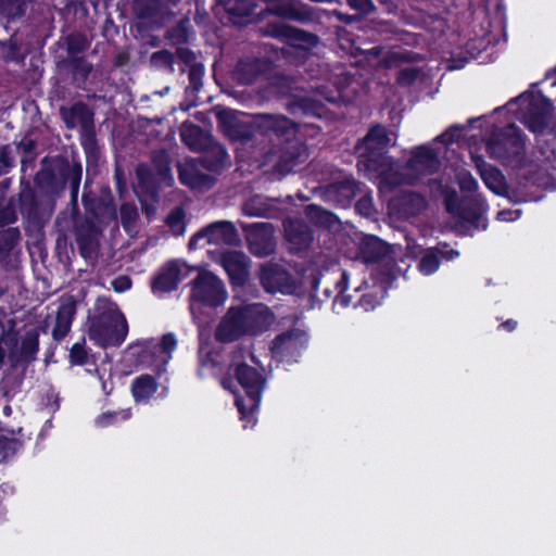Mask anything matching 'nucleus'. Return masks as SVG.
<instances>
[{
	"instance_id": "nucleus-1",
	"label": "nucleus",
	"mask_w": 556,
	"mask_h": 556,
	"mask_svg": "<svg viewBox=\"0 0 556 556\" xmlns=\"http://www.w3.org/2000/svg\"><path fill=\"white\" fill-rule=\"evenodd\" d=\"M219 126L232 142L242 146L268 139L273 148L266 152L267 161H274V170L287 175L307 157L305 143L298 137L299 125L281 114H257L252 119L242 118L231 111L217 114Z\"/></svg>"
},
{
	"instance_id": "nucleus-2",
	"label": "nucleus",
	"mask_w": 556,
	"mask_h": 556,
	"mask_svg": "<svg viewBox=\"0 0 556 556\" xmlns=\"http://www.w3.org/2000/svg\"><path fill=\"white\" fill-rule=\"evenodd\" d=\"M83 179V164L77 154L68 157L65 154L45 156L41 167L35 174L34 186L45 190L54 199H60L65 189L70 190V204L78 207V194Z\"/></svg>"
},
{
	"instance_id": "nucleus-3",
	"label": "nucleus",
	"mask_w": 556,
	"mask_h": 556,
	"mask_svg": "<svg viewBox=\"0 0 556 556\" xmlns=\"http://www.w3.org/2000/svg\"><path fill=\"white\" fill-rule=\"evenodd\" d=\"M391 138L381 124L369 127L367 134L355 144L356 167L366 177H380L390 182L394 160L389 155Z\"/></svg>"
},
{
	"instance_id": "nucleus-4",
	"label": "nucleus",
	"mask_w": 556,
	"mask_h": 556,
	"mask_svg": "<svg viewBox=\"0 0 556 556\" xmlns=\"http://www.w3.org/2000/svg\"><path fill=\"white\" fill-rule=\"evenodd\" d=\"M268 308L262 304L230 306L216 326L214 337L219 343H232L244 336L265 329Z\"/></svg>"
},
{
	"instance_id": "nucleus-5",
	"label": "nucleus",
	"mask_w": 556,
	"mask_h": 556,
	"mask_svg": "<svg viewBox=\"0 0 556 556\" xmlns=\"http://www.w3.org/2000/svg\"><path fill=\"white\" fill-rule=\"evenodd\" d=\"M60 116L67 129L73 130L79 126L80 146L86 155L87 173H89L90 166H97L100 159L94 112L85 102L77 101L68 108L61 106Z\"/></svg>"
},
{
	"instance_id": "nucleus-6",
	"label": "nucleus",
	"mask_w": 556,
	"mask_h": 556,
	"mask_svg": "<svg viewBox=\"0 0 556 556\" xmlns=\"http://www.w3.org/2000/svg\"><path fill=\"white\" fill-rule=\"evenodd\" d=\"M235 378L244 391V396L237 395L235 404L244 422V428L253 427L256 424L258 410L266 379L256 368L240 363L235 368Z\"/></svg>"
},
{
	"instance_id": "nucleus-7",
	"label": "nucleus",
	"mask_w": 556,
	"mask_h": 556,
	"mask_svg": "<svg viewBox=\"0 0 556 556\" xmlns=\"http://www.w3.org/2000/svg\"><path fill=\"white\" fill-rule=\"evenodd\" d=\"M127 333L128 323L118 311L105 309L89 319L88 337L102 349L121 346Z\"/></svg>"
},
{
	"instance_id": "nucleus-8",
	"label": "nucleus",
	"mask_w": 556,
	"mask_h": 556,
	"mask_svg": "<svg viewBox=\"0 0 556 556\" xmlns=\"http://www.w3.org/2000/svg\"><path fill=\"white\" fill-rule=\"evenodd\" d=\"M486 152L503 165L519 162L526 151L525 134L516 124L495 128L486 140Z\"/></svg>"
},
{
	"instance_id": "nucleus-9",
	"label": "nucleus",
	"mask_w": 556,
	"mask_h": 556,
	"mask_svg": "<svg viewBox=\"0 0 556 556\" xmlns=\"http://www.w3.org/2000/svg\"><path fill=\"white\" fill-rule=\"evenodd\" d=\"M56 199L45 190H38L29 182L21 184L18 192V210L24 219L33 225H41L48 220L55 208Z\"/></svg>"
},
{
	"instance_id": "nucleus-10",
	"label": "nucleus",
	"mask_w": 556,
	"mask_h": 556,
	"mask_svg": "<svg viewBox=\"0 0 556 556\" xmlns=\"http://www.w3.org/2000/svg\"><path fill=\"white\" fill-rule=\"evenodd\" d=\"M190 298L208 307H218L226 300L223 282L211 271H201L191 282Z\"/></svg>"
},
{
	"instance_id": "nucleus-11",
	"label": "nucleus",
	"mask_w": 556,
	"mask_h": 556,
	"mask_svg": "<svg viewBox=\"0 0 556 556\" xmlns=\"http://www.w3.org/2000/svg\"><path fill=\"white\" fill-rule=\"evenodd\" d=\"M257 278L265 292L293 294L296 285L292 275L280 264L268 262L261 265Z\"/></svg>"
},
{
	"instance_id": "nucleus-12",
	"label": "nucleus",
	"mask_w": 556,
	"mask_h": 556,
	"mask_svg": "<svg viewBox=\"0 0 556 556\" xmlns=\"http://www.w3.org/2000/svg\"><path fill=\"white\" fill-rule=\"evenodd\" d=\"M265 35L302 50H309L319 42L316 34L282 22H269L265 27Z\"/></svg>"
},
{
	"instance_id": "nucleus-13",
	"label": "nucleus",
	"mask_w": 556,
	"mask_h": 556,
	"mask_svg": "<svg viewBox=\"0 0 556 556\" xmlns=\"http://www.w3.org/2000/svg\"><path fill=\"white\" fill-rule=\"evenodd\" d=\"M307 336L299 328H291L276 336L271 341L270 351L276 358L281 361H296L306 348Z\"/></svg>"
},
{
	"instance_id": "nucleus-14",
	"label": "nucleus",
	"mask_w": 556,
	"mask_h": 556,
	"mask_svg": "<svg viewBox=\"0 0 556 556\" xmlns=\"http://www.w3.org/2000/svg\"><path fill=\"white\" fill-rule=\"evenodd\" d=\"M247 243L251 254L256 257H266L275 253L276 240L274 227L269 223H253L244 228Z\"/></svg>"
},
{
	"instance_id": "nucleus-15",
	"label": "nucleus",
	"mask_w": 556,
	"mask_h": 556,
	"mask_svg": "<svg viewBox=\"0 0 556 556\" xmlns=\"http://www.w3.org/2000/svg\"><path fill=\"white\" fill-rule=\"evenodd\" d=\"M60 75L74 88L87 90V81L93 72V64L87 56L62 58L56 62Z\"/></svg>"
},
{
	"instance_id": "nucleus-16",
	"label": "nucleus",
	"mask_w": 556,
	"mask_h": 556,
	"mask_svg": "<svg viewBox=\"0 0 556 556\" xmlns=\"http://www.w3.org/2000/svg\"><path fill=\"white\" fill-rule=\"evenodd\" d=\"M220 264L232 288H243L248 283L251 261L243 252L236 250L224 252Z\"/></svg>"
},
{
	"instance_id": "nucleus-17",
	"label": "nucleus",
	"mask_w": 556,
	"mask_h": 556,
	"mask_svg": "<svg viewBox=\"0 0 556 556\" xmlns=\"http://www.w3.org/2000/svg\"><path fill=\"white\" fill-rule=\"evenodd\" d=\"M218 15L220 10L224 11L222 20L233 26H247L253 21L255 14V0H216Z\"/></svg>"
},
{
	"instance_id": "nucleus-18",
	"label": "nucleus",
	"mask_w": 556,
	"mask_h": 556,
	"mask_svg": "<svg viewBox=\"0 0 556 556\" xmlns=\"http://www.w3.org/2000/svg\"><path fill=\"white\" fill-rule=\"evenodd\" d=\"M271 70V62L256 56L240 59L235 67L233 76L240 85H252Z\"/></svg>"
},
{
	"instance_id": "nucleus-19",
	"label": "nucleus",
	"mask_w": 556,
	"mask_h": 556,
	"mask_svg": "<svg viewBox=\"0 0 556 556\" xmlns=\"http://www.w3.org/2000/svg\"><path fill=\"white\" fill-rule=\"evenodd\" d=\"M283 227L291 252L300 253L309 249L314 240V233L303 219H288L283 223Z\"/></svg>"
},
{
	"instance_id": "nucleus-20",
	"label": "nucleus",
	"mask_w": 556,
	"mask_h": 556,
	"mask_svg": "<svg viewBox=\"0 0 556 556\" xmlns=\"http://www.w3.org/2000/svg\"><path fill=\"white\" fill-rule=\"evenodd\" d=\"M441 166L437 152L427 147L420 146L412 151L407 160V169L415 172L418 176H430L435 174Z\"/></svg>"
},
{
	"instance_id": "nucleus-21",
	"label": "nucleus",
	"mask_w": 556,
	"mask_h": 556,
	"mask_svg": "<svg viewBox=\"0 0 556 556\" xmlns=\"http://www.w3.org/2000/svg\"><path fill=\"white\" fill-rule=\"evenodd\" d=\"M479 161L482 163L481 165L477 162V167L480 170L481 178L484 182V185L490 189L493 193L497 195H507V198L515 202L520 203L525 201L523 199H520L517 194L516 190L508 191V185L506 182V179L502 172L495 167L489 166V167H482L484 166V162L481 157H479Z\"/></svg>"
},
{
	"instance_id": "nucleus-22",
	"label": "nucleus",
	"mask_w": 556,
	"mask_h": 556,
	"mask_svg": "<svg viewBox=\"0 0 556 556\" xmlns=\"http://www.w3.org/2000/svg\"><path fill=\"white\" fill-rule=\"evenodd\" d=\"M202 228L207 244L236 245L240 242L239 232L232 222L216 220Z\"/></svg>"
},
{
	"instance_id": "nucleus-23",
	"label": "nucleus",
	"mask_w": 556,
	"mask_h": 556,
	"mask_svg": "<svg viewBox=\"0 0 556 556\" xmlns=\"http://www.w3.org/2000/svg\"><path fill=\"white\" fill-rule=\"evenodd\" d=\"M178 178L181 185L192 190H208L216 184L215 177L201 172L195 161L178 165Z\"/></svg>"
},
{
	"instance_id": "nucleus-24",
	"label": "nucleus",
	"mask_w": 556,
	"mask_h": 556,
	"mask_svg": "<svg viewBox=\"0 0 556 556\" xmlns=\"http://www.w3.org/2000/svg\"><path fill=\"white\" fill-rule=\"evenodd\" d=\"M551 110L552 102L548 98L543 94L532 97L525 113L527 127L533 132L542 131L547 125Z\"/></svg>"
},
{
	"instance_id": "nucleus-25",
	"label": "nucleus",
	"mask_w": 556,
	"mask_h": 556,
	"mask_svg": "<svg viewBox=\"0 0 556 556\" xmlns=\"http://www.w3.org/2000/svg\"><path fill=\"white\" fill-rule=\"evenodd\" d=\"M362 184L353 176L344 177L341 180L331 182L327 193L341 207H349L361 192Z\"/></svg>"
},
{
	"instance_id": "nucleus-26",
	"label": "nucleus",
	"mask_w": 556,
	"mask_h": 556,
	"mask_svg": "<svg viewBox=\"0 0 556 556\" xmlns=\"http://www.w3.org/2000/svg\"><path fill=\"white\" fill-rule=\"evenodd\" d=\"M265 11L288 21L306 22L311 18V13L300 0H275Z\"/></svg>"
},
{
	"instance_id": "nucleus-27",
	"label": "nucleus",
	"mask_w": 556,
	"mask_h": 556,
	"mask_svg": "<svg viewBox=\"0 0 556 556\" xmlns=\"http://www.w3.org/2000/svg\"><path fill=\"white\" fill-rule=\"evenodd\" d=\"M390 253V245L375 235H366L361 239L358 255L366 264L381 262Z\"/></svg>"
},
{
	"instance_id": "nucleus-28",
	"label": "nucleus",
	"mask_w": 556,
	"mask_h": 556,
	"mask_svg": "<svg viewBox=\"0 0 556 556\" xmlns=\"http://www.w3.org/2000/svg\"><path fill=\"white\" fill-rule=\"evenodd\" d=\"M180 280V266L178 261H169L152 279L151 288L153 292H172L178 288Z\"/></svg>"
},
{
	"instance_id": "nucleus-29",
	"label": "nucleus",
	"mask_w": 556,
	"mask_h": 556,
	"mask_svg": "<svg viewBox=\"0 0 556 556\" xmlns=\"http://www.w3.org/2000/svg\"><path fill=\"white\" fill-rule=\"evenodd\" d=\"M137 192L139 197L156 200L160 192L161 180L148 164H139L136 167Z\"/></svg>"
},
{
	"instance_id": "nucleus-30",
	"label": "nucleus",
	"mask_w": 556,
	"mask_h": 556,
	"mask_svg": "<svg viewBox=\"0 0 556 556\" xmlns=\"http://www.w3.org/2000/svg\"><path fill=\"white\" fill-rule=\"evenodd\" d=\"M288 110L293 115L323 117L326 106L320 100L313 97L295 94L290 98Z\"/></svg>"
},
{
	"instance_id": "nucleus-31",
	"label": "nucleus",
	"mask_w": 556,
	"mask_h": 556,
	"mask_svg": "<svg viewBox=\"0 0 556 556\" xmlns=\"http://www.w3.org/2000/svg\"><path fill=\"white\" fill-rule=\"evenodd\" d=\"M75 314L76 303L73 300L60 304L56 311L55 325L52 329V338L55 341H61L70 332Z\"/></svg>"
},
{
	"instance_id": "nucleus-32",
	"label": "nucleus",
	"mask_w": 556,
	"mask_h": 556,
	"mask_svg": "<svg viewBox=\"0 0 556 556\" xmlns=\"http://www.w3.org/2000/svg\"><path fill=\"white\" fill-rule=\"evenodd\" d=\"M194 36V30L188 17L179 20L175 25L168 27L165 31V39L169 46L182 47L190 42Z\"/></svg>"
},
{
	"instance_id": "nucleus-33",
	"label": "nucleus",
	"mask_w": 556,
	"mask_h": 556,
	"mask_svg": "<svg viewBox=\"0 0 556 556\" xmlns=\"http://www.w3.org/2000/svg\"><path fill=\"white\" fill-rule=\"evenodd\" d=\"M21 240V232L16 227L0 230V265L8 267L11 264L13 249Z\"/></svg>"
},
{
	"instance_id": "nucleus-34",
	"label": "nucleus",
	"mask_w": 556,
	"mask_h": 556,
	"mask_svg": "<svg viewBox=\"0 0 556 556\" xmlns=\"http://www.w3.org/2000/svg\"><path fill=\"white\" fill-rule=\"evenodd\" d=\"M484 205L485 202L481 195L472 198L465 197L463 198L462 208L457 217L468 224L477 226L484 212Z\"/></svg>"
},
{
	"instance_id": "nucleus-35",
	"label": "nucleus",
	"mask_w": 556,
	"mask_h": 556,
	"mask_svg": "<svg viewBox=\"0 0 556 556\" xmlns=\"http://www.w3.org/2000/svg\"><path fill=\"white\" fill-rule=\"evenodd\" d=\"M39 351V332L36 328L29 329L25 332L21 341L20 351H17L18 362L23 361L30 364L37 358Z\"/></svg>"
},
{
	"instance_id": "nucleus-36",
	"label": "nucleus",
	"mask_w": 556,
	"mask_h": 556,
	"mask_svg": "<svg viewBox=\"0 0 556 556\" xmlns=\"http://www.w3.org/2000/svg\"><path fill=\"white\" fill-rule=\"evenodd\" d=\"M157 391V382L151 375H141L131 383L132 396L137 402L148 401Z\"/></svg>"
},
{
	"instance_id": "nucleus-37",
	"label": "nucleus",
	"mask_w": 556,
	"mask_h": 556,
	"mask_svg": "<svg viewBox=\"0 0 556 556\" xmlns=\"http://www.w3.org/2000/svg\"><path fill=\"white\" fill-rule=\"evenodd\" d=\"M23 382V374L5 372L0 379V394L11 402L22 391Z\"/></svg>"
},
{
	"instance_id": "nucleus-38",
	"label": "nucleus",
	"mask_w": 556,
	"mask_h": 556,
	"mask_svg": "<svg viewBox=\"0 0 556 556\" xmlns=\"http://www.w3.org/2000/svg\"><path fill=\"white\" fill-rule=\"evenodd\" d=\"M90 47V41L83 33H71L64 37L65 58L85 56L84 52Z\"/></svg>"
},
{
	"instance_id": "nucleus-39",
	"label": "nucleus",
	"mask_w": 556,
	"mask_h": 556,
	"mask_svg": "<svg viewBox=\"0 0 556 556\" xmlns=\"http://www.w3.org/2000/svg\"><path fill=\"white\" fill-rule=\"evenodd\" d=\"M346 2L351 9L357 12L356 15L338 13L339 20L348 25L358 21L359 16L368 15L376 10L372 0H346Z\"/></svg>"
},
{
	"instance_id": "nucleus-40",
	"label": "nucleus",
	"mask_w": 556,
	"mask_h": 556,
	"mask_svg": "<svg viewBox=\"0 0 556 556\" xmlns=\"http://www.w3.org/2000/svg\"><path fill=\"white\" fill-rule=\"evenodd\" d=\"M165 224L175 237L182 236L186 232V211L182 206L174 207L165 217Z\"/></svg>"
},
{
	"instance_id": "nucleus-41",
	"label": "nucleus",
	"mask_w": 556,
	"mask_h": 556,
	"mask_svg": "<svg viewBox=\"0 0 556 556\" xmlns=\"http://www.w3.org/2000/svg\"><path fill=\"white\" fill-rule=\"evenodd\" d=\"M150 167L161 180L172 179L170 160L165 151L152 153Z\"/></svg>"
},
{
	"instance_id": "nucleus-42",
	"label": "nucleus",
	"mask_w": 556,
	"mask_h": 556,
	"mask_svg": "<svg viewBox=\"0 0 556 556\" xmlns=\"http://www.w3.org/2000/svg\"><path fill=\"white\" fill-rule=\"evenodd\" d=\"M1 58L5 63L20 62L23 60L21 45L15 35L7 40L0 41Z\"/></svg>"
},
{
	"instance_id": "nucleus-43",
	"label": "nucleus",
	"mask_w": 556,
	"mask_h": 556,
	"mask_svg": "<svg viewBox=\"0 0 556 556\" xmlns=\"http://www.w3.org/2000/svg\"><path fill=\"white\" fill-rule=\"evenodd\" d=\"M440 255L439 249H428L421 255L418 263V270L425 275L429 276L434 274L440 267Z\"/></svg>"
},
{
	"instance_id": "nucleus-44",
	"label": "nucleus",
	"mask_w": 556,
	"mask_h": 556,
	"mask_svg": "<svg viewBox=\"0 0 556 556\" xmlns=\"http://www.w3.org/2000/svg\"><path fill=\"white\" fill-rule=\"evenodd\" d=\"M90 186H91V180L87 177L85 180V184H84L81 203H83V206H84L86 213H88L94 217H98L102 203H101L100 199L98 198V195L93 191L89 190Z\"/></svg>"
},
{
	"instance_id": "nucleus-45",
	"label": "nucleus",
	"mask_w": 556,
	"mask_h": 556,
	"mask_svg": "<svg viewBox=\"0 0 556 556\" xmlns=\"http://www.w3.org/2000/svg\"><path fill=\"white\" fill-rule=\"evenodd\" d=\"M337 295L333 299V308L340 306L341 308H346L352 303V295L346 294V290L349 289V275L345 270L342 271L341 278L336 282Z\"/></svg>"
},
{
	"instance_id": "nucleus-46",
	"label": "nucleus",
	"mask_w": 556,
	"mask_h": 556,
	"mask_svg": "<svg viewBox=\"0 0 556 556\" xmlns=\"http://www.w3.org/2000/svg\"><path fill=\"white\" fill-rule=\"evenodd\" d=\"M0 343L4 346L8 352V357L12 364L18 363V336L13 330H5L2 327V333L0 336Z\"/></svg>"
},
{
	"instance_id": "nucleus-47",
	"label": "nucleus",
	"mask_w": 556,
	"mask_h": 556,
	"mask_svg": "<svg viewBox=\"0 0 556 556\" xmlns=\"http://www.w3.org/2000/svg\"><path fill=\"white\" fill-rule=\"evenodd\" d=\"M23 447V441L0 433V462L12 458Z\"/></svg>"
},
{
	"instance_id": "nucleus-48",
	"label": "nucleus",
	"mask_w": 556,
	"mask_h": 556,
	"mask_svg": "<svg viewBox=\"0 0 556 556\" xmlns=\"http://www.w3.org/2000/svg\"><path fill=\"white\" fill-rule=\"evenodd\" d=\"M89 349L86 346L85 338L75 342L68 352V363L72 366H85L89 363Z\"/></svg>"
},
{
	"instance_id": "nucleus-49",
	"label": "nucleus",
	"mask_w": 556,
	"mask_h": 556,
	"mask_svg": "<svg viewBox=\"0 0 556 556\" xmlns=\"http://www.w3.org/2000/svg\"><path fill=\"white\" fill-rule=\"evenodd\" d=\"M131 417L130 409H122V410H108L100 414L96 418V425L98 427H109L115 425L118 420L125 421Z\"/></svg>"
},
{
	"instance_id": "nucleus-50",
	"label": "nucleus",
	"mask_w": 556,
	"mask_h": 556,
	"mask_svg": "<svg viewBox=\"0 0 556 556\" xmlns=\"http://www.w3.org/2000/svg\"><path fill=\"white\" fill-rule=\"evenodd\" d=\"M204 73L205 68L203 63L193 64L188 70L189 86L187 87V91L191 90L193 93H197L202 89Z\"/></svg>"
},
{
	"instance_id": "nucleus-51",
	"label": "nucleus",
	"mask_w": 556,
	"mask_h": 556,
	"mask_svg": "<svg viewBox=\"0 0 556 556\" xmlns=\"http://www.w3.org/2000/svg\"><path fill=\"white\" fill-rule=\"evenodd\" d=\"M402 201L403 205L408 207L407 212L412 215H417L427 207L426 198L420 193L410 192L403 197Z\"/></svg>"
},
{
	"instance_id": "nucleus-52",
	"label": "nucleus",
	"mask_w": 556,
	"mask_h": 556,
	"mask_svg": "<svg viewBox=\"0 0 556 556\" xmlns=\"http://www.w3.org/2000/svg\"><path fill=\"white\" fill-rule=\"evenodd\" d=\"M305 212L308 218L320 225H329L336 217L334 214L316 204L307 205Z\"/></svg>"
},
{
	"instance_id": "nucleus-53",
	"label": "nucleus",
	"mask_w": 556,
	"mask_h": 556,
	"mask_svg": "<svg viewBox=\"0 0 556 556\" xmlns=\"http://www.w3.org/2000/svg\"><path fill=\"white\" fill-rule=\"evenodd\" d=\"M150 62L155 67L174 70L175 54L169 50L162 49L151 54Z\"/></svg>"
},
{
	"instance_id": "nucleus-54",
	"label": "nucleus",
	"mask_w": 556,
	"mask_h": 556,
	"mask_svg": "<svg viewBox=\"0 0 556 556\" xmlns=\"http://www.w3.org/2000/svg\"><path fill=\"white\" fill-rule=\"evenodd\" d=\"M268 80L270 86L277 88L282 94L291 91L294 85V79L291 76L281 73L271 75Z\"/></svg>"
},
{
	"instance_id": "nucleus-55",
	"label": "nucleus",
	"mask_w": 556,
	"mask_h": 556,
	"mask_svg": "<svg viewBox=\"0 0 556 556\" xmlns=\"http://www.w3.org/2000/svg\"><path fill=\"white\" fill-rule=\"evenodd\" d=\"M464 129H465L464 126L452 125L443 134L439 135L437 137V140L445 146L453 144L455 142H458Z\"/></svg>"
},
{
	"instance_id": "nucleus-56",
	"label": "nucleus",
	"mask_w": 556,
	"mask_h": 556,
	"mask_svg": "<svg viewBox=\"0 0 556 556\" xmlns=\"http://www.w3.org/2000/svg\"><path fill=\"white\" fill-rule=\"evenodd\" d=\"M195 162L203 169L214 173H220L224 168V160L219 156L204 155L199 157Z\"/></svg>"
},
{
	"instance_id": "nucleus-57",
	"label": "nucleus",
	"mask_w": 556,
	"mask_h": 556,
	"mask_svg": "<svg viewBox=\"0 0 556 556\" xmlns=\"http://www.w3.org/2000/svg\"><path fill=\"white\" fill-rule=\"evenodd\" d=\"M420 74L419 67H404L396 75V83L400 86L413 85Z\"/></svg>"
},
{
	"instance_id": "nucleus-58",
	"label": "nucleus",
	"mask_w": 556,
	"mask_h": 556,
	"mask_svg": "<svg viewBox=\"0 0 556 556\" xmlns=\"http://www.w3.org/2000/svg\"><path fill=\"white\" fill-rule=\"evenodd\" d=\"M176 58L180 63L190 68L193 64H201L197 62V54L193 50L187 47H178L175 52Z\"/></svg>"
},
{
	"instance_id": "nucleus-59",
	"label": "nucleus",
	"mask_w": 556,
	"mask_h": 556,
	"mask_svg": "<svg viewBox=\"0 0 556 556\" xmlns=\"http://www.w3.org/2000/svg\"><path fill=\"white\" fill-rule=\"evenodd\" d=\"M463 204V199H459L456 191H451L444 197V206L447 213L457 216Z\"/></svg>"
},
{
	"instance_id": "nucleus-60",
	"label": "nucleus",
	"mask_w": 556,
	"mask_h": 556,
	"mask_svg": "<svg viewBox=\"0 0 556 556\" xmlns=\"http://www.w3.org/2000/svg\"><path fill=\"white\" fill-rule=\"evenodd\" d=\"M379 304L375 293H363L359 299L353 303L354 308H362L365 312L372 311Z\"/></svg>"
},
{
	"instance_id": "nucleus-61",
	"label": "nucleus",
	"mask_w": 556,
	"mask_h": 556,
	"mask_svg": "<svg viewBox=\"0 0 556 556\" xmlns=\"http://www.w3.org/2000/svg\"><path fill=\"white\" fill-rule=\"evenodd\" d=\"M177 346V339L173 332H168L163 334L161 342L159 344L160 353H165L170 356L172 352Z\"/></svg>"
},
{
	"instance_id": "nucleus-62",
	"label": "nucleus",
	"mask_w": 556,
	"mask_h": 556,
	"mask_svg": "<svg viewBox=\"0 0 556 556\" xmlns=\"http://www.w3.org/2000/svg\"><path fill=\"white\" fill-rule=\"evenodd\" d=\"M394 62L412 63L420 61V54L410 50L394 52L391 56Z\"/></svg>"
},
{
	"instance_id": "nucleus-63",
	"label": "nucleus",
	"mask_w": 556,
	"mask_h": 556,
	"mask_svg": "<svg viewBox=\"0 0 556 556\" xmlns=\"http://www.w3.org/2000/svg\"><path fill=\"white\" fill-rule=\"evenodd\" d=\"M355 208L364 216H369L372 212L374 204L370 195H364L355 203Z\"/></svg>"
},
{
	"instance_id": "nucleus-64",
	"label": "nucleus",
	"mask_w": 556,
	"mask_h": 556,
	"mask_svg": "<svg viewBox=\"0 0 556 556\" xmlns=\"http://www.w3.org/2000/svg\"><path fill=\"white\" fill-rule=\"evenodd\" d=\"M459 188L463 192L473 193L478 190V181L470 175H464L459 180Z\"/></svg>"
}]
</instances>
